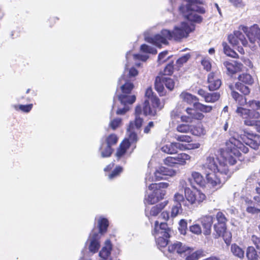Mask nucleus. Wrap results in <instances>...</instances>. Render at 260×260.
Segmentation results:
<instances>
[{
  "label": "nucleus",
  "mask_w": 260,
  "mask_h": 260,
  "mask_svg": "<svg viewBox=\"0 0 260 260\" xmlns=\"http://www.w3.org/2000/svg\"><path fill=\"white\" fill-rule=\"evenodd\" d=\"M231 251L235 256L240 258H243L244 256V251L236 244L231 245Z\"/></svg>",
  "instance_id": "c85d7f7f"
},
{
  "label": "nucleus",
  "mask_w": 260,
  "mask_h": 260,
  "mask_svg": "<svg viewBox=\"0 0 260 260\" xmlns=\"http://www.w3.org/2000/svg\"><path fill=\"white\" fill-rule=\"evenodd\" d=\"M170 232V230L166 223L161 222L159 224L158 221L155 222L153 234L155 236L156 242L159 247H165L168 245Z\"/></svg>",
  "instance_id": "6e6552de"
},
{
  "label": "nucleus",
  "mask_w": 260,
  "mask_h": 260,
  "mask_svg": "<svg viewBox=\"0 0 260 260\" xmlns=\"http://www.w3.org/2000/svg\"><path fill=\"white\" fill-rule=\"evenodd\" d=\"M194 29V25L191 22H183L180 24L175 26L173 31L168 29H163L160 34H157L153 37H147L145 34V40L148 43H152L160 47L161 44H168L167 39H174L180 41L188 37V34Z\"/></svg>",
  "instance_id": "f03ea898"
},
{
  "label": "nucleus",
  "mask_w": 260,
  "mask_h": 260,
  "mask_svg": "<svg viewBox=\"0 0 260 260\" xmlns=\"http://www.w3.org/2000/svg\"><path fill=\"white\" fill-rule=\"evenodd\" d=\"M255 191L256 194L254 196L253 199L255 203L260 206V187H256Z\"/></svg>",
  "instance_id": "338daca9"
},
{
  "label": "nucleus",
  "mask_w": 260,
  "mask_h": 260,
  "mask_svg": "<svg viewBox=\"0 0 260 260\" xmlns=\"http://www.w3.org/2000/svg\"><path fill=\"white\" fill-rule=\"evenodd\" d=\"M220 97V94L218 92L208 93L205 101L207 103H215L219 99Z\"/></svg>",
  "instance_id": "4c0bfd02"
},
{
  "label": "nucleus",
  "mask_w": 260,
  "mask_h": 260,
  "mask_svg": "<svg viewBox=\"0 0 260 260\" xmlns=\"http://www.w3.org/2000/svg\"><path fill=\"white\" fill-rule=\"evenodd\" d=\"M32 107V104L27 105H20L18 106H15V108L16 109H17V108H19V109L20 110L25 112H28L30 111Z\"/></svg>",
  "instance_id": "052dcab7"
},
{
  "label": "nucleus",
  "mask_w": 260,
  "mask_h": 260,
  "mask_svg": "<svg viewBox=\"0 0 260 260\" xmlns=\"http://www.w3.org/2000/svg\"><path fill=\"white\" fill-rule=\"evenodd\" d=\"M91 236L90 243L89 249L92 253L96 252L100 248V243L98 241L99 234L93 233Z\"/></svg>",
  "instance_id": "412c9836"
},
{
  "label": "nucleus",
  "mask_w": 260,
  "mask_h": 260,
  "mask_svg": "<svg viewBox=\"0 0 260 260\" xmlns=\"http://www.w3.org/2000/svg\"><path fill=\"white\" fill-rule=\"evenodd\" d=\"M195 147L191 146V145H188V146L184 145L183 144L179 142H174L170 144H167L162 146L161 148L162 151L169 153L174 154L177 152L178 150H185L186 149H191L193 148H199V144H195Z\"/></svg>",
  "instance_id": "ddd939ff"
},
{
  "label": "nucleus",
  "mask_w": 260,
  "mask_h": 260,
  "mask_svg": "<svg viewBox=\"0 0 260 260\" xmlns=\"http://www.w3.org/2000/svg\"><path fill=\"white\" fill-rule=\"evenodd\" d=\"M217 223L218 224H225L227 221V219L225 215L221 212H218L216 216Z\"/></svg>",
  "instance_id": "6e6d98bb"
},
{
  "label": "nucleus",
  "mask_w": 260,
  "mask_h": 260,
  "mask_svg": "<svg viewBox=\"0 0 260 260\" xmlns=\"http://www.w3.org/2000/svg\"><path fill=\"white\" fill-rule=\"evenodd\" d=\"M239 81L247 84L251 85L253 83V79L251 76L247 73H243L238 77Z\"/></svg>",
  "instance_id": "e433bc0d"
},
{
  "label": "nucleus",
  "mask_w": 260,
  "mask_h": 260,
  "mask_svg": "<svg viewBox=\"0 0 260 260\" xmlns=\"http://www.w3.org/2000/svg\"><path fill=\"white\" fill-rule=\"evenodd\" d=\"M201 64L203 66L204 70L208 72L210 71L211 69V63L210 62V59L209 58H204L201 61Z\"/></svg>",
  "instance_id": "5fc2aeb1"
},
{
  "label": "nucleus",
  "mask_w": 260,
  "mask_h": 260,
  "mask_svg": "<svg viewBox=\"0 0 260 260\" xmlns=\"http://www.w3.org/2000/svg\"><path fill=\"white\" fill-rule=\"evenodd\" d=\"M176 164L180 165H184L186 164L187 161L190 159V156L184 153L177 154L176 156Z\"/></svg>",
  "instance_id": "473e14b6"
},
{
  "label": "nucleus",
  "mask_w": 260,
  "mask_h": 260,
  "mask_svg": "<svg viewBox=\"0 0 260 260\" xmlns=\"http://www.w3.org/2000/svg\"><path fill=\"white\" fill-rule=\"evenodd\" d=\"M118 141V137L115 134H111L106 137L105 143L109 145L110 146H112L115 145Z\"/></svg>",
  "instance_id": "79ce46f5"
},
{
  "label": "nucleus",
  "mask_w": 260,
  "mask_h": 260,
  "mask_svg": "<svg viewBox=\"0 0 260 260\" xmlns=\"http://www.w3.org/2000/svg\"><path fill=\"white\" fill-rule=\"evenodd\" d=\"M208 83L209 89L211 91L218 89L221 85V81L216 72H212L208 75Z\"/></svg>",
  "instance_id": "a211bd4d"
},
{
  "label": "nucleus",
  "mask_w": 260,
  "mask_h": 260,
  "mask_svg": "<svg viewBox=\"0 0 260 260\" xmlns=\"http://www.w3.org/2000/svg\"><path fill=\"white\" fill-rule=\"evenodd\" d=\"M98 225L100 233H104L106 231L107 228L108 226V221L106 218H100L98 220Z\"/></svg>",
  "instance_id": "ea45409f"
},
{
  "label": "nucleus",
  "mask_w": 260,
  "mask_h": 260,
  "mask_svg": "<svg viewBox=\"0 0 260 260\" xmlns=\"http://www.w3.org/2000/svg\"><path fill=\"white\" fill-rule=\"evenodd\" d=\"M121 124V119L116 118L110 120L109 126L113 130L119 127Z\"/></svg>",
  "instance_id": "8fccbe9b"
},
{
  "label": "nucleus",
  "mask_w": 260,
  "mask_h": 260,
  "mask_svg": "<svg viewBox=\"0 0 260 260\" xmlns=\"http://www.w3.org/2000/svg\"><path fill=\"white\" fill-rule=\"evenodd\" d=\"M129 147V142L128 141L124 140L118 148L116 156L118 159L120 158L125 153L127 149Z\"/></svg>",
  "instance_id": "5701e85b"
},
{
  "label": "nucleus",
  "mask_w": 260,
  "mask_h": 260,
  "mask_svg": "<svg viewBox=\"0 0 260 260\" xmlns=\"http://www.w3.org/2000/svg\"><path fill=\"white\" fill-rule=\"evenodd\" d=\"M166 204H158L155 206H153L151 209L149 211V209L147 208L145 210L146 216L149 217L150 216H156L165 207Z\"/></svg>",
  "instance_id": "a878e982"
},
{
  "label": "nucleus",
  "mask_w": 260,
  "mask_h": 260,
  "mask_svg": "<svg viewBox=\"0 0 260 260\" xmlns=\"http://www.w3.org/2000/svg\"><path fill=\"white\" fill-rule=\"evenodd\" d=\"M112 249V245L109 240L105 242V246L102 249L99 253L100 256L106 259L110 255Z\"/></svg>",
  "instance_id": "4be33fe9"
},
{
  "label": "nucleus",
  "mask_w": 260,
  "mask_h": 260,
  "mask_svg": "<svg viewBox=\"0 0 260 260\" xmlns=\"http://www.w3.org/2000/svg\"><path fill=\"white\" fill-rule=\"evenodd\" d=\"M255 119L245 120L244 123L248 126H254L258 132H260V120H255Z\"/></svg>",
  "instance_id": "c03bdc74"
},
{
  "label": "nucleus",
  "mask_w": 260,
  "mask_h": 260,
  "mask_svg": "<svg viewBox=\"0 0 260 260\" xmlns=\"http://www.w3.org/2000/svg\"><path fill=\"white\" fill-rule=\"evenodd\" d=\"M206 175L207 186L215 191L222 186L225 181L231 177L232 172L230 171L226 165L220 161L219 172L208 173Z\"/></svg>",
  "instance_id": "7ed1b4c3"
},
{
  "label": "nucleus",
  "mask_w": 260,
  "mask_h": 260,
  "mask_svg": "<svg viewBox=\"0 0 260 260\" xmlns=\"http://www.w3.org/2000/svg\"><path fill=\"white\" fill-rule=\"evenodd\" d=\"M180 98L183 101L188 104H191L194 102H198L199 101L197 96L186 91L182 92L180 95Z\"/></svg>",
  "instance_id": "b1692460"
},
{
  "label": "nucleus",
  "mask_w": 260,
  "mask_h": 260,
  "mask_svg": "<svg viewBox=\"0 0 260 260\" xmlns=\"http://www.w3.org/2000/svg\"><path fill=\"white\" fill-rule=\"evenodd\" d=\"M235 88L244 95H248L250 93V89L248 87L241 83H236L235 84Z\"/></svg>",
  "instance_id": "a18cd8bd"
},
{
  "label": "nucleus",
  "mask_w": 260,
  "mask_h": 260,
  "mask_svg": "<svg viewBox=\"0 0 260 260\" xmlns=\"http://www.w3.org/2000/svg\"><path fill=\"white\" fill-rule=\"evenodd\" d=\"M241 31L242 30L239 28V30L234 31L233 34H231L229 36L228 40L229 43L233 46H237L239 42H240L244 46H248V41Z\"/></svg>",
  "instance_id": "4468645a"
},
{
  "label": "nucleus",
  "mask_w": 260,
  "mask_h": 260,
  "mask_svg": "<svg viewBox=\"0 0 260 260\" xmlns=\"http://www.w3.org/2000/svg\"><path fill=\"white\" fill-rule=\"evenodd\" d=\"M173 200L175 202L178 203V205H180L181 206L183 205L184 206H188L185 197H184L183 194L180 192L175 193Z\"/></svg>",
  "instance_id": "c756f323"
},
{
  "label": "nucleus",
  "mask_w": 260,
  "mask_h": 260,
  "mask_svg": "<svg viewBox=\"0 0 260 260\" xmlns=\"http://www.w3.org/2000/svg\"><path fill=\"white\" fill-rule=\"evenodd\" d=\"M239 29L246 35L251 44H254L257 41L260 45V28L257 25H254L250 28L244 25H240Z\"/></svg>",
  "instance_id": "f8f14e48"
},
{
  "label": "nucleus",
  "mask_w": 260,
  "mask_h": 260,
  "mask_svg": "<svg viewBox=\"0 0 260 260\" xmlns=\"http://www.w3.org/2000/svg\"><path fill=\"white\" fill-rule=\"evenodd\" d=\"M246 256L248 260H258L259 255L253 247L249 246L246 251Z\"/></svg>",
  "instance_id": "f704fd0d"
},
{
  "label": "nucleus",
  "mask_w": 260,
  "mask_h": 260,
  "mask_svg": "<svg viewBox=\"0 0 260 260\" xmlns=\"http://www.w3.org/2000/svg\"><path fill=\"white\" fill-rule=\"evenodd\" d=\"M191 176L197 184L200 186L204 184V179L202 175L199 172H193Z\"/></svg>",
  "instance_id": "49530a36"
},
{
  "label": "nucleus",
  "mask_w": 260,
  "mask_h": 260,
  "mask_svg": "<svg viewBox=\"0 0 260 260\" xmlns=\"http://www.w3.org/2000/svg\"><path fill=\"white\" fill-rule=\"evenodd\" d=\"M164 84L162 76H157L156 77L155 81V88L161 96H163L165 94V92L164 91Z\"/></svg>",
  "instance_id": "393cba45"
},
{
  "label": "nucleus",
  "mask_w": 260,
  "mask_h": 260,
  "mask_svg": "<svg viewBox=\"0 0 260 260\" xmlns=\"http://www.w3.org/2000/svg\"><path fill=\"white\" fill-rule=\"evenodd\" d=\"M235 138L246 147L248 148L247 146H245L243 143H245L246 145H248L251 148L257 150L260 149V136L257 135H253L250 133L243 132V133L240 134H236L232 138ZM249 149H248V151Z\"/></svg>",
  "instance_id": "1a4fd4ad"
},
{
  "label": "nucleus",
  "mask_w": 260,
  "mask_h": 260,
  "mask_svg": "<svg viewBox=\"0 0 260 260\" xmlns=\"http://www.w3.org/2000/svg\"><path fill=\"white\" fill-rule=\"evenodd\" d=\"M214 229L215 232H216L214 235L215 238H218V237L221 236L224 233L226 232V225L215 223L214 225Z\"/></svg>",
  "instance_id": "7c9ffc66"
},
{
  "label": "nucleus",
  "mask_w": 260,
  "mask_h": 260,
  "mask_svg": "<svg viewBox=\"0 0 260 260\" xmlns=\"http://www.w3.org/2000/svg\"><path fill=\"white\" fill-rule=\"evenodd\" d=\"M200 221L203 228V234L205 236L211 233V227L213 222V217L211 215H206L200 218Z\"/></svg>",
  "instance_id": "f3484780"
},
{
  "label": "nucleus",
  "mask_w": 260,
  "mask_h": 260,
  "mask_svg": "<svg viewBox=\"0 0 260 260\" xmlns=\"http://www.w3.org/2000/svg\"><path fill=\"white\" fill-rule=\"evenodd\" d=\"M164 104L161 103L156 96L153 94L151 88H148L145 92V100L143 106V112L145 115L154 116L157 112L164 107Z\"/></svg>",
  "instance_id": "423d86ee"
},
{
  "label": "nucleus",
  "mask_w": 260,
  "mask_h": 260,
  "mask_svg": "<svg viewBox=\"0 0 260 260\" xmlns=\"http://www.w3.org/2000/svg\"><path fill=\"white\" fill-rule=\"evenodd\" d=\"M169 184L165 182H160L159 183H151L148 185L150 191L153 190L155 195L158 197L159 200L164 198L166 194V191L164 190L168 187Z\"/></svg>",
  "instance_id": "2eb2a0df"
},
{
  "label": "nucleus",
  "mask_w": 260,
  "mask_h": 260,
  "mask_svg": "<svg viewBox=\"0 0 260 260\" xmlns=\"http://www.w3.org/2000/svg\"><path fill=\"white\" fill-rule=\"evenodd\" d=\"M182 211V207L180 205H177L172 207L171 211V216L175 217Z\"/></svg>",
  "instance_id": "4d7b16f0"
},
{
  "label": "nucleus",
  "mask_w": 260,
  "mask_h": 260,
  "mask_svg": "<svg viewBox=\"0 0 260 260\" xmlns=\"http://www.w3.org/2000/svg\"><path fill=\"white\" fill-rule=\"evenodd\" d=\"M164 82L166 87L170 90H172L175 86V82L174 80L168 77H163Z\"/></svg>",
  "instance_id": "09e8293b"
},
{
  "label": "nucleus",
  "mask_w": 260,
  "mask_h": 260,
  "mask_svg": "<svg viewBox=\"0 0 260 260\" xmlns=\"http://www.w3.org/2000/svg\"><path fill=\"white\" fill-rule=\"evenodd\" d=\"M223 64L226 68L228 73L232 74L241 71L243 67L241 63L233 60L225 61L223 62Z\"/></svg>",
  "instance_id": "aec40b11"
},
{
  "label": "nucleus",
  "mask_w": 260,
  "mask_h": 260,
  "mask_svg": "<svg viewBox=\"0 0 260 260\" xmlns=\"http://www.w3.org/2000/svg\"><path fill=\"white\" fill-rule=\"evenodd\" d=\"M248 106L251 108L250 109L251 112H256L260 111V103L256 101H249L247 104Z\"/></svg>",
  "instance_id": "de8ad7c7"
},
{
  "label": "nucleus",
  "mask_w": 260,
  "mask_h": 260,
  "mask_svg": "<svg viewBox=\"0 0 260 260\" xmlns=\"http://www.w3.org/2000/svg\"><path fill=\"white\" fill-rule=\"evenodd\" d=\"M189 252H185L183 256L185 257L186 260H197L199 258V254L197 251L193 250L189 247Z\"/></svg>",
  "instance_id": "58836bf2"
},
{
  "label": "nucleus",
  "mask_w": 260,
  "mask_h": 260,
  "mask_svg": "<svg viewBox=\"0 0 260 260\" xmlns=\"http://www.w3.org/2000/svg\"><path fill=\"white\" fill-rule=\"evenodd\" d=\"M122 93L118 96V99L123 107H119L116 113L118 115L124 114L129 109V105L133 104L136 100L134 95H131V92L134 88V85L131 82H126L121 84L120 87Z\"/></svg>",
  "instance_id": "20e7f679"
},
{
  "label": "nucleus",
  "mask_w": 260,
  "mask_h": 260,
  "mask_svg": "<svg viewBox=\"0 0 260 260\" xmlns=\"http://www.w3.org/2000/svg\"><path fill=\"white\" fill-rule=\"evenodd\" d=\"M169 251L171 252L175 253L176 252L178 254L183 255L185 252H189V247L182 244V243L176 241L173 244L169 246Z\"/></svg>",
  "instance_id": "6ab92c4d"
},
{
  "label": "nucleus",
  "mask_w": 260,
  "mask_h": 260,
  "mask_svg": "<svg viewBox=\"0 0 260 260\" xmlns=\"http://www.w3.org/2000/svg\"><path fill=\"white\" fill-rule=\"evenodd\" d=\"M122 169L120 167H116V169L109 175V178L111 179L118 176L122 172Z\"/></svg>",
  "instance_id": "0e129e2a"
},
{
  "label": "nucleus",
  "mask_w": 260,
  "mask_h": 260,
  "mask_svg": "<svg viewBox=\"0 0 260 260\" xmlns=\"http://www.w3.org/2000/svg\"><path fill=\"white\" fill-rule=\"evenodd\" d=\"M173 66L172 63L168 64L164 69V75H171L173 73Z\"/></svg>",
  "instance_id": "e2e57ef3"
},
{
  "label": "nucleus",
  "mask_w": 260,
  "mask_h": 260,
  "mask_svg": "<svg viewBox=\"0 0 260 260\" xmlns=\"http://www.w3.org/2000/svg\"><path fill=\"white\" fill-rule=\"evenodd\" d=\"M141 51L145 52L155 54L157 53L156 50L148 45L143 44L141 46Z\"/></svg>",
  "instance_id": "603ef678"
},
{
  "label": "nucleus",
  "mask_w": 260,
  "mask_h": 260,
  "mask_svg": "<svg viewBox=\"0 0 260 260\" xmlns=\"http://www.w3.org/2000/svg\"><path fill=\"white\" fill-rule=\"evenodd\" d=\"M185 196L187 203L193 207H198L206 199L205 194L197 189H186Z\"/></svg>",
  "instance_id": "9d476101"
},
{
  "label": "nucleus",
  "mask_w": 260,
  "mask_h": 260,
  "mask_svg": "<svg viewBox=\"0 0 260 260\" xmlns=\"http://www.w3.org/2000/svg\"><path fill=\"white\" fill-rule=\"evenodd\" d=\"M138 74V71L135 68H129V65L126 63L125 66L123 74L119 79L118 83L120 84H123L126 82H130L128 78L134 77Z\"/></svg>",
  "instance_id": "dca6fc26"
},
{
  "label": "nucleus",
  "mask_w": 260,
  "mask_h": 260,
  "mask_svg": "<svg viewBox=\"0 0 260 260\" xmlns=\"http://www.w3.org/2000/svg\"><path fill=\"white\" fill-rule=\"evenodd\" d=\"M179 230L181 231L182 234H184L183 231H185L187 228V222L186 220L184 219H181L179 222Z\"/></svg>",
  "instance_id": "774afa93"
},
{
  "label": "nucleus",
  "mask_w": 260,
  "mask_h": 260,
  "mask_svg": "<svg viewBox=\"0 0 260 260\" xmlns=\"http://www.w3.org/2000/svg\"><path fill=\"white\" fill-rule=\"evenodd\" d=\"M223 50L224 53L229 56L233 58L238 57V55L233 50L231 49L225 43H223Z\"/></svg>",
  "instance_id": "37998d69"
},
{
  "label": "nucleus",
  "mask_w": 260,
  "mask_h": 260,
  "mask_svg": "<svg viewBox=\"0 0 260 260\" xmlns=\"http://www.w3.org/2000/svg\"><path fill=\"white\" fill-rule=\"evenodd\" d=\"M185 111L188 115L191 116L192 120L193 119L202 120L204 117L203 114L192 108H187L185 109Z\"/></svg>",
  "instance_id": "cd10ccee"
},
{
  "label": "nucleus",
  "mask_w": 260,
  "mask_h": 260,
  "mask_svg": "<svg viewBox=\"0 0 260 260\" xmlns=\"http://www.w3.org/2000/svg\"><path fill=\"white\" fill-rule=\"evenodd\" d=\"M191 133L195 136H202L205 134V130L202 125L196 126L192 128L191 126Z\"/></svg>",
  "instance_id": "a19ab883"
},
{
  "label": "nucleus",
  "mask_w": 260,
  "mask_h": 260,
  "mask_svg": "<svg viewBox=\"0 0 260 260\" xmlns=\"http://www.w3.org/2000/svg\"><path fill=\"white\" fill-rule=\"evenodd\" d=\"M184 1L186 3L185 7L182 5L179 8V10L183 16L190 22H201L202 19L197 13L200 10V8L197 5L199 3V0Z\"/></svg>",
  "instance_id": "0eeeda50"
},
{
  "label": "nucleus",
  "mask_w": 260,
  "mask_h": 260,
  "mask_svg": "<svg viewBox=\"0 0 260 260\" xmlns=\"http://www.w3.org/2000/svg\"><path fill=\"white\" fill-rule=\"evenodd\" d=\"M100 150L102 157H108L110 156L113 152L111 146L104 142L102 143Z\"/></svg>",
  "instance_id": "bb28decb"
},
{
  "label": "nucleus",
  "mask_w": 260,
  "mask_h": 260,
  "mask_svg": "<svg viewBox=\"0 0 260 260\" xmlns=\"http://www.w3.org/2000/svg\"><path fill=\"white\" fill-rule=\"evenodd\" d=\"M147 197L145 199V202L149 204H154L159 201L158 197H157L154 193L153 190L150 191L149 189L146 191Z\"/></svg>",
  "instance_id": "72a5a7b5"
},
{
  "label": "nucleus",
  "mask_w": 260,
  "mask_h": 260,
  "mask_svg": "<svg viewBox=\"0 0 260 260\" xmlns=\"http://www.w3.org/2000/svg\"><path fill=\"white\" fill-rule=\"evenodd\" d=\"M193 106L197 110L204 113H209L213 109L211 106L205 105L199 102L193 103Z\"/></svg>",
  "instance_id": "c9c22d12"
},
{
  "label": "nucleus",
  "mask_w": 260,
  "mask_h": 260,
  "mask_svg": "<svg viewBox=\"0 0 260 260\" xmlns=\"http://www.w3.org/2000/svg\"><path fill=\"white\" fill-rule=\"evenodd\" d=\"M241 152L246 153L248 148L245 147L238 140L235 138H231L226 143V148L221 153V156L219 160L228 166V162L231 165L236 164L237 159L240 156ZM217 159L213 156L207 157L205 162L201 166V170L205 174L219 172V165L216 162Z\"/></svg>",
  "instance_id": "f257e3e1"
},
{
  "label": "nucleus",
  "mask_w": 260,
  "mask_h": 260,
  "mask_svg": "<svg viewBox=\"0 0 260 260\" xmlns=\"http://www.w3.org/2000/svg\"><path fill=\"white\" fill-rule=\"evenodd\" d=\"M164 163L168 166H172L174 164H176V158L175 157H167L165 160H164Z\"/></svg>",
  "instance_id": "69168bd1"
},
{
  "label": "nucleus",
  "mask_w": 260,
  "mask_h": 260,
  "mask_svg": "<svg viewBox=\"0 0 260 260\" xmlns=\"http://www.w3.org/2000/svg\"><path fill=\"white\" fill-rule=\"evenodd\" d=\"M190 57V56L188 54L182 56L178 59L176 61L177 64L178 66V67H181L182 64L187 62Z\"/></svg>",
  "instance_id": "bf43d9fd"
},
{
  "label": "nucleus",
  "mask_w": 260,
  "mask_h": 260,
  "mask_svg": "<svg viewBox=\"0 0 260 260\" xmlns=\"http://www.w3.org/2000/svg\"><path fill=\"white\" fill-rule=\"evenodd\" d=\"M190 231L196 235H200L202 233V229L199 224H194L189 227Z\"/></svg>",
  "instance_id": "13d9d810"
},
{
  "label": "nucleus",
  "mask_w": 260,
  "mask_h": 260,
  "mask_svg": "<svg viewBox=\"0 0 260 260\" xmlns=\"http://www.w3.org/2000/svg\"><path fill=\"white\" fill-rule=\"evenodd\" d=\"M175 174L176 172L172 169L164 167H159L154 173V176L151 177L150 175H146L145 178L146 184L148 185L149 182L161 179H166L167 176H173Z\"/></svg>",
  "instance_id": "9b49d317"
},
{
  "label": "nucleus",
  "mask_w": 260,
  "mask_h": 260,
  "mask_svg": "<svg viewBox=\"0 0 260 260\" xmlns=\"http://www.w3.org/2000/svg\"><path fill=\"white\" fill-rule=\"evenodd\" d=\"M176 129L178 132L187 133L190 131L191 125L186 124H181L177 126Z\"/></svg>",
  "instance_id": "3c124183"
},
{
  "label": "nucleus",
  "mask_w": 260,
  "mask_h": 260,
  "mask_svg": "<svg viewBox=\"0 0 260 260\" xmlns=\"http://www.w3.org/2000/svg\"><path fill=\"white\" fill-rule=\"evenodd\" d=\"M168 54V52L167 51H165L159 53L158 57V62L159 63H162L166 61V60L169 58V57H167V56Z\"/></svg>",
  "instance_id": "680f3d73"
},
{
  "label": "nucleus",
  "mask_w": 260,
  "mask_h": 260,
  "mask_svg": "<svg viewBox=\"0 0 260 260\" xmlns=\"http://www.w3.org/2000/svg\"><path fill=\"white\" fill-rule=\"evenodd\" d=\"M134 123L133 122H131L129 123V127L127 129V135L128 136V139L125 140L128 141L131 143L135 142L137 141V134L133 131Z\"/></svg>",
  "instance_id": "2f4dec72"
},
{
  "label": "nucleus",
  "mask_w": 260,
  "mask_h": 260,
  "mask_svg": "<svg viewBox=\"0 0 260 260\" xmlns=\"http://www.w3.org/2000/svg\"><path fill=\"white\" fill-rule=\"evenodd\" d=\"M175 139L180 142L189 143L192 141L191 138L188 135H176L175 136Z\"/></svg>",
  "instance_id": "864d4df0"
},
{
  "label": "nucleus",
  "mask_w": 260,
  "mask_h": 260,
  "mask_svg": "<svg viewBox=\"0 0 260 260\" xmlns=\"http://www.w3.org/2000/svg\"><path fill=\"white\" fill-rule=\"evenodd\" d=\"M230 88L232 90L231 95L236 102L238 104V106L236 110V113L240 116L243 118L247 119H258L260 117V113L258 111L251 112L250 109H247L242 107L247 104L246 99L243 95L240 94L238 92L234 90L232 85L230 86Z\"/></svg>",
  "instance_id": "39448f33"
}]
</instances>
